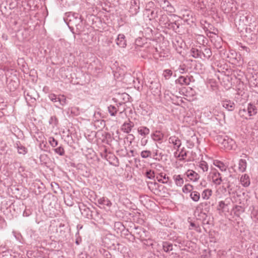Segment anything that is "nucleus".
Listing matches in <instances>:
<instances>
[{"instance_id": "nucleus-20", "label": "nucleus", "mask_w": 258, "mask_h": 258, "mask_svg": "<svg viewBox=\"0 0 258 258\" xmlns=\"http://www.w3.org/2000/svg\"><path fill=\"white\" fill-rule=\"evenodd\" d=\"M173 179L174 180V181L175 184L178 186L181 187L184 183L183 178L181 175L175 174L173 176Z\"/></svg>"}, {"instance_id": "nucleus-51", "label": "nucleus", "mask_w": 258, "mask_h": 258, "mask_svg": "<svg viewBox=\"0 0 258 258\" xmlns=\"http://www.w3.org/2000/svg\"><path fill=\"white\" fill-rule=\"evenodd\" d=\"M110 152H107V150L106 148H104L103 151L100 152V156L102 158L106 160L109 156V154H110Z\"/></svg>"}, {"instance_id": "nucleus-17", "label": "nucleus", "mask_w": 258, "mask_h": 258, "mask_svg": "<svg viewBox=\"0 0 258 258\" xmlns=\"http://www.w3.org/2000/svg\"><path fill=\"white\" fill-rule=\"evenodd\" d=\"M106 160L109 162V164L114 166L117 167L119 165L118 159L112 153L109 154Z\"/></svg>"}, {"instance_id": "nucleus-32", "label": "nucleus", "mask_w": 258, "mask_h": 258, "mask_svg": "<svg viewBox=\"0 0 258 258\" xmlns=\"http://www.w3.org/2000/svg\"><path fill=\"white\" fill-rule=\"evenodd\" d=\"M212 190L211 189H205L202 193V198L203 200H208L212 194Z\"/></svg>"}, {"instance_id": "nucleus-24", "label": "nucleus", "mask_w": 258, "mask_h": 258, "mask_svg": "<svg viewBox=\"0 0 258 258\" xmlns=\"http://www.w3.org/2000/svg\"><path fill=\"white\" fill-rule=\"evenodd\" d=\"M15 147L18 150V153L19 154L25 155L27 153V149L24 146L22 145L20 142H17Z\"/></svg>"}, {"instance_id": "nucleus-1", "label": "nucleus", "mask_w": 258, "mask_h": 258, "mask_svg": "<svg viewBox=\"0 0 258 258\" xmlns=\"http://www.w3.org/2000/svg\"><path fill=\"white\" fill-rule=\"evenodd\" d=\"M158 4L160 7L164 11H166L167 14L170 16H172L174 17L178 18V16L173 14L175 12V9L173 6L168 0H154Z\"/></svg>"}, {"instance_id": "nucleus-55", "label": "nucleus", "mask_w": 258, "mask_h": 258, "mask_svg": "<svg viewBox=\"0 0 258 258\" xmlns=\"http://www.w3.org/2000/svg\"><path fill=\"white\" fill-rule=\"evenodd\" d=\"M174 241L178 244H181L182 245H184L185 241L180 237H177L175 239H174Z\"/></svg>"}, {"instance_id": "nucleus-10", "label": "nucleus", "mask_w": 258, "mask_h": 258, "mask_svg": "<svg viewBox=\"0 0 258 258\" xmlns=\"http://www.w3.org/2000/svg\"><path fill=\"white\" fill-rule=\"evenodd\" d=\"M222 106L229 111H232L235 108V104L233 101L225 99L221 101Z\"/></svg>"}, {"instance_id": "nucleus-6", "label": "nucleus", "mask_w": 258, "mask_h": 258, "mask_svg": "<svg viewBox=\"0 0 258 258\" xmlns=\"http://www.w3.org/2000/svg\"><path fill=\"white\" fill-rule=\"evenodd\" d=\"M140 0H131L130 13L133 16L136 15L140 11Z\"/></svg>"}, {"instance_id": "nucleus-22", "label": "nucleus", "mask_w": 258, "mask_h": 258, "mask_svg": "<svg viewBox=\"0 0 258 258\" xmlns=\"http://www.w3.org/2000/svg\"><path fill=\"white\" fill-rule=\"evenodd\" d=\"M190 55L195 58H200L203 59L202 57V50L197 48H192L190 50Z\"/></svg>"}, {"instance_id": "nucleus-58", "label": "nucleus", "mask_w": 258, "mask_h": 258, "mask_svg": "<svg viewBox=\"0 0 258 258\" xmlns=\"http://www.w3.org/2000/svg\"><path fill=\"white\" fill-rule=\"evenodd\" d=\"M49 99L53 102H57L58 96L54 94H51L49 96Z\"/></svg>"}, {"instance_id": "nucleus-19", "label": "nucleus", "mask_w": 258, "mask_h": 258, "mask_svg": "<svg viewBox=\"0 0 258 258\" xmlns=\"http://www.w3.org/2000/svg\"><path fill=\"white\" fill-rule=\"evenodd\" d=\"M134 126V122L131 121H128V122H125L123 124L122 130L124 133H129L131 132Z\"/></svg>"}, {"instance_id": "nucleus-11", "label": "nucleus", "mask_w": 258, "mask_h": 258, "mask_svg": "<svg viewBox=\"0 0 258 258\" xmlns=\"http://www.w3.org/2000/svg\"><path fill=\"white\" fill-rule=\"evenodd\" d=\"M184 176H186L189 180L196 181L200 178V175L195 171L192 170H188L184 174Z\"/></svg>"}, {"instance_id": "nucleus-48", "label": "nucleus", "mask_w": 258, "mask_h": 258, "mask_svg": "<svg viewBox=\"0 0 258 258\" xmlns=\"http://www.w3.org/2000/svg\"><path fill=\"white\" fill-rule=\"evenodd\" d=\"M58 119L55 116H51L49 120V123L50 124H52L53 126H57L58 124Z\"/></svg>"}, {"instance_id": "nucleus-34", "label": "nucleus", "mask_w": 258, "mask_h": 258, "mask_svg": "<svg viewBox=\"0 0 258 258\" xmlns=\"http://www.w3.org/2000/svg\"><path fill=\"white\" fill-rule=\"evenodd\" d=\"M114 229L116 231L117 233H121L124 229V226L120 222H117L114 223Z\"/></svg>"}, {"instance_id": "nucleus-3", "label": "nucleus", "mask_w": 258, "mask_h": 258, "mask_svg": "<svg viewBox=\"0 0 258 258\" xmlns=\"http://www.w3.org/2000/svg\"><path fill=\"white\" fill-rule=\"evenodd\" d=\"M82 18L78 13L73 12H67L65 13L63 20L67 25H74L75 23L80 22V19Z\"/></svg>"}, {"instance_id": "nucleus-61", "label": "nucleus", "mask_w": 258, "mask_h": 258, "mask_svg": "<svg viewBox=\"0 0 258 258\" xmlns=\"http://www.w3.org/2000/svg\"><path fill=\"white\" fill-rule=\"evenodd\" d=\"M167 258H180V256L177 253H172Z\"/></svg>"}, {"instance_id": "nucleus-37", "label": "nucleus", "mask_w": 258, "mask_h": 258, "mask_svg": "<svg viewBox=\"0 0 258 258\" xmlns=\"http://www.w3.org/2000/svg\"><path fill=\"white\" fill-rule=\"evenodd\" d=\"M146 12H149L148 17L150 20L156 19L158 18V11L150 10V9H146Z\"/></svg>"}, {"instance_id": "nucleus-25", "label": "nucleus", "mask_w": 258, "mask_h": 258, "mask_svg": "<svg viewBox=\"0 0 258 258\" xmlns=\"http://www.w3.org/2000/svg\"><path fill=\"white\" fill-rule=\"evenodd\" d=\"M240 182L243 186H248L250 184V179L249 176L246 174L242 175L240 178Z\"/></svg>"}, {"instance_id": "nucleus-36", "label": "nucleus", "mask_w": 258, "mask_h": 258, "mask_svg": "<svg viewBox=\"0 0 258 258\" xmlns=\"http://www.w3.org/2000/svg\"><path fill=\"white\" fill-rule=\"evenodd\" d=\"M158 21L159 23L161 25H166L167 24H168V23L170 22L167 15L165 14L161 15Z\"/></svg>"}, {"instance_id": "nucleus-46", "label": "nucleus", "mask_w": 258, "mask_h": 258, "mask_svg": "<svg viewBox=\"0 0 258 258\" xmlns=\"http://www.w3.org/2000/svg\"><path fill=\"white\" fill-rule=\"evenodd\" d=\"M53 150L56 154L59 156H63L64 155V150L62 146H60L54 149Z\"/></svg>"}, {"instance_id": "nucleus-2", "label": "nucleus", "mask_w": 258, "mask_h": 258, "mask_svg": "<svg viewBox=\"0 0 258 258\" xmlns=\"http://www.w3.org/2000/svg\"><path fill=\"white\" fill-rule=\"evenodd\" d=\"M131 233H133V235L135 238L143 241L148 237L149 232L142 227L135 226L132 229Z\"/></svg>"}, {"instance_id": "nucleus-52", "label": "nucleus", "mask_w": 258, "mask_h": 258, "mask_svg": "<svg viewBox=\"0 0 258 258\" xmlns=\"http://www.w3.org/2000/svg\"><path fill=\"white\" fill-rule=\"evenodd\" d=\"M187 156V152L184 150V148L182 149L178 156V157H180V160H183Z\"/></svg>"}, {"instance_id": "nucleus-43", "label": "nucleus", "mask_w": 258, "mask_h": 258, "mask_svg": "<svg viewBox=\"0 0 258 258\" xmlns=\"http://www.w3.org/2000/svg\"><path fill=\"white\" fill-rule=\"evenodd\" d=\"M99 253L103 255L104 258H111V254L107 250L104 248H100L99 250Z\"/></svg>"}, {"instance_id": "nucleus-59", "label": "nucleus", "mask_w": 258, "mask_h": 258, "mask_svg": "<svg viewBox=\"0 0 258 258\" xmlns=\"http://www.w3.org/2000/svg\"><path fill=\"white\" fill-rule=\"evenodd\" d=\"M185 77L186 78V79L188 80L187 83L188 85L190 84V82L195 81L194 77L191 75L186 76Z\"/></svg>"}, {"instance_id": "nucleus-57", "label": "nucleus", "mask_w": 258, "mask_h": 258, "mask_svg": "<svg viewBox=\"0 0 258 258\" xmlns=\"http://www.w3.org/2000/svg\"><path fill=\"white\" fill-rule=\"evenodd\" d=\"M118 154L122 157H125L127 155V150L126 149H121L117 151Z\"/></svg>"}, {"instance_id": "nucleus-12", "label": "nucleus", "mask_w": 258, "mask_h": 258, "mask_svg": "<svg viewBox=\"0 0 258 258\" xmlns=\"http://www.w3.org/2000/svg\"><path fill=\"white\" fill-rule=\"evenodd\" d=\"M169 143L172 144L174 146L175 149H178L181 145V142L180 140L176 136H173L169 137Z\"/></svg>"}, {"instance_id": "nucleus-9", "label": "nucleus", "mask_w": 258, "mask_h": 258, "mask_svg": "<svg viewBox=\"0 0 258 258\" xmlns=\"http://www.w3.org/2000/svg\"><path fill=\"white\" fill-rule=\"evenodd\" d=\"M173 249V244L168 241H162L160 244V246H158L157 248V251L160 252L163 250L166 252H169Z\"/></svg>"}, {"instance_id": "nucleus-56", "label": "nucleus", "mask_w": 258, "mask_h": 258, "mask_svg": "<svg viewBox=\"0 0 258 258\" xmlns=\"http://www.w3.org/2000/svg\"><path fill=\"white\" fill-rule=\"evenodd\" d=\"M178 71L180 74H184L187 71V69L185 65L180 66L178 68Z\"/></svg>"}, {"instance_id": "nucleus-30", "label": "nucleus", "mask_w": 258, "mask_h": 258, "mask_svg": "<svg viewBox=\"0 0 258 258\" xmlns=\"http://www.w3.org/2000/svg\"><path fill=\"white\" fill-rule=\"evenodd\" d=\"M187 80L185 76H180L179 78L176 79L175 81L176 84H179L181 86L188 85L187 83Z\"/></svg>"}, {"instance_id": "nucleus-35", "label": "nucleus", "mask_w": 258, "mask_h": 258, "mask_svg": "<svg viewBox=\"0 0 258 258\" xmlns=\"http://www.w3.org/2000/svg\"><path fill=\"white\" fill-rule=\"evenodd\" d=\"M190 197L194 202H198L200 198V194L197 191L192 190L190 194Z\"/></svg>"}, {"instance_id": "nucleus-45", "label": "nucleus", "mask_w": 258, "mask_h": 258, "mask_svg": "<svg viewBox=\"0 0 258 258\" xmlns=\"http://www.w3.org/2000/svg\"><path fill=\"white\" fill-rule=\"evenodd\" d=\"M163 76L166 80H168L172 75V72L171 70L166 69L163 71Z\"/></svg>"}, {"instance_id": "nucleus-21", "label": "nucleus", "mask_w": 258, "mask_h": 258, "mask_svg": "<svg viewBox=\"0 0 258 258\" xmlns=\"http://www.w3.org/2000/svg\"><path fill=\"white\" fill-rule=\"evenodd\" d=\"M138 133L141 136L145 137L150 133V130L146 126H141L138 128Z\"/></svg>"}, {"instance_id": "nucleus-53", "label": "nucleus", "mask_w": 258, "mask_h": 258, "mask_svg": "<svg viewBox=\"0 0 258 258\" xmlns=\"http://www.w3.org/2000/svg\"><path fill=\"white\" fill-rule=\"evenodd\" d=\"M49 143L50 145L52 147H55L57 146L58 142L53 138V137H49L48 139Z\"/></svg>"}, {"instance_id": "nucleus-31", "label": "nucleus", "mask_w": 258, "mask_h": 258, "mask_svg": "<svg viewBox=\"0 0 258 258\" xmlns=\"http://www.w3.org/2000/svg\"><path fill=\"white\" fill-rule=\"evenodd\" d=\"M248 109L247 106L244 107L243 108H240L238 114L241 117L245 119H247L249 116V113L248 112Z\"/></svg>"}, {"instance_id": "nucleus-40", "label": "nucleus", "mask_w": 258, "mask_h": 258, "mask_svg": "<svg viewBox=\"0 0 258 258\" xmlns=\"http://www.w3.org/2000/svg\"><path fill=\"white\" fill-rule=\"evenodd\" d=\"M103 242L108 247H110L114 245V239L110 240L109 237L106 236L103 239Z\"/></svg>"}, {"instance_id": "nucleus-26", "label": "nucleus", "mask_w": 258, "mask_h": 258, "mask_svg": "<svg viewBox=\"0 0 258 258\" xmlns=\"http://www.w3.org/2000/svg\"><path fill=\"white\" fill-rule=\"evenodd\" d=\"M203 59H208L212 55V51L211 49L208 47H204V49L202 51Z\"/></svg>"}, {"instance_id": "nucleus-16", "label": "nucleus", "mask_w": 258, "mask_h": 258, "mask_svg": "<svg viewBox=\"0 0 258 258\" xmlns=\"http://www.w3.org/2000/svg\"><path fill=\"white\" fill-rule=\"evenodd\" d=\"M144 244L147 246H151L153 249H156L158 248V246H160V243H157L156 242L153 241V240L149 238V234L148 235V237L147 238L143 241Z\"/></svg>"}, {"instance_id": "nucleus-33", "label": "nucleus", "mask_w": 258, "mask_h": 258, "mask_svg": "<svg viewBox=\"0 0 258 258\" xmlns=\"http://www.w3.org/2000/svg\"><path fill=\"white\" fill-rule=\"evenodd\" d=\"M247 167V163L245 159H240L238 163V169L240 171L243 172L245 171Z\"/></svg>"}, {"instance_id": "nucleus-63", "label": "nucleus", "mask_w": 258, "mask_h": 258, "mask_svg": "<svg viewBox=\"0 0 258 258\" xmlns=\"http://www.w3.org/2000/svg\"><path fill=\"white\" fill-rule=\"evenodd\" d=\"M147 142H148V140H147L142 139L141 140V145H142V146H145V145H146V144L147 143Z\"/></svg>"}, {"instance_id": "nucleus-62", "label": "nucleus", "mask_w": 258, "mask_h": 258, "mask_svg": "<svg viewBox=\"0 0 258 258\" xmlns=\"http://www.w3.org/2000/svg\"><path fill=\"white\" fill-rule=\"evenodd\" d=\"M248 66L249 67H255L256 66V62L254 60H251L248 62ZM249 70H250V68H249Z\"/></svg>"}, {"instance_id": "nucleus-23", "label": "nucleus", "mask_w": 258, "mask_h": 258, "mask_svg": "<svg viewBox=\"0 0 258 258\" xmlns=\"http://www.w3.org/2000/svg\"><path fill=\"white\" fill-rule=\"evenodd\" d=\"M119 111V106L110 105L108 107V111L112 116H115L118 111Z\"/></svg>"}, {"instance_id": "nucleus-38", "label": "nucleus", "mask_w": 258, "mask_h": 258, "mask_svg": "<svg viewBox=\"0 0 258 258\" xmlns=\"http://www.w3.org/2000/svg\"><path fill=\"white\" fill-rule=\"evenodd\" d=\"M145 176L147 178L150 179H153L154 180H155V179H156L155 172L154 171H153L151 169L147 170V171L145 173Z\"/></svg>"}, {"instance_id": "nucleus-14", "label": "nucleus", "mask_w": 258, "mask_h": 258, "mask_svg": "<svg viewBox=\"0 0 258 258\" xmlns=\"http://www.w3.org/2000/svg\"><path fill=\"white\" fill-rule=\"evenodd\" d=\"M151 137L154 141L160 142L163 139L164 134L161 131L156 130L153 132Z\"/></svg>"}, {"instance_id": "nucleus-42", "label": "nucleus", "mask_w": 258, "mask_h": 258, "mask_svg": "<svg viewBox=\"0 0 258 258\" xmlns=\"http://www.w3.org/2000/svg\"><path fill=\"white\" fill-rule=\"evenodd\" d=\"M194 187L190 184H185L182 187V191L185 194L191 193V192L193 190Z\"/></svg>"}, {"instance_id": "nucleus-44", "label": "nucleus", "mask_w": 258, "mask_h": 258, "mask_svg": "<svg viewBox=\"0 0 258 258\" xmlns=\"http://www.w3.org/2000/svg\"><path fill=\"white\" fill-rule=\"evenodd\" d=\"M228 206V204H226L225 202L221 201L218 203L217 207V210L219 211H222V212L225 210L226 207Z\"/></svg>"}, {"instance_id": "nucleus-13", "label": "nucleus", "mask_w": 258, "mask_h": 258, "mask_svg": "<svg viewBox=\"0 0 258 258\" xmlns=\"http://www.w3.org/2000/svg\"><path fill=\"white\" fill-rule=\"evenodd\" d=\"M125 36L123 34H118L115 41L116 44L121 48H124L126 45V40H125Z\"/></svg>"}, {"instance_id": "nucleus-7", "label": "nucleus", "mask_w": 258, "mask_h": 258, "mask_svg": "<svg viewBox=\"0 0 258 258\" xmlns=\"http://www.w3.org/2000/svg\"><path fill=\"white\" fill-rule=\"evenodd\" d=\"M210 174L212 182L216 185H220L222 181L221 174L216 169H212Z\"/></svg>"}, {"instance_id": "nucleus-39", "label": "nucleus", "mask_w": 258, "mask_h": 258, "mask_svg": "<svg viewBox=\"0 0 258 258\" xmlns=\"http://www.w3.org/2000/svg\"><path fill=\"white\" fill-rule=\"evenodd\" d=\"M57 100V103H58L59 105L62 106L66 105L67 104L66 97L64 95H58V98Z\"/></svg>"}, {"instance_id": "nucleus-18", "label": "nucleus", "mask_w": 258, "mask_h": 258, "mask_svg": "<svg viewBox=\"0 0 258 258\" xmlns=\"http://www.w3.org/2000/svg\"><path fill=\"white\" fill-rule=\"evenodd\" d=\"M156 179L159 182H161L164 184H167L168 183L169 177L166 176V174L164 173H160L157 175L156 176Z\"/></svg>"}, {"instance_id": "nucleus-47", "label": "nucleus", "mask_w": 258, "mask_h": 258, "mask_svg": "<svg viewBox=\"0 0 258 258\" xmlns=\"http://www.w3.org/2000/svg\"><path fill=\"white\" fill-rule=\"evenodd\" d=\"M199 167L203 170L204 172L207 171L208 170V165L206 162L202 161L200 162Z\"/></svg>"}, {"instance_id": "nucleus-54", "label": "nucleus", "mask_w": 258, "mask_h": 258, "mask_svg": "<svg viewBox=\"0 0 258 258\" xmlns=\"http://www.w3.org/2000/svg\"><path fill=\"white\" fill-rule=\"evenodd\" d=\"M7 226V223L5 219L0 215V229L5 228Z\"/></svg>"}, {"instance_id": "nucleus-28", "label": "nucleus", "mask_w": 258, "mask_h": 258, "mask_svg": "<svg viewBox=\"0 0 258 258\" xmlns=\"http://www.w3.org/2000/svg\"><path fill=\"white\" fill-rule=\"evenodd\" d=\"M74 26L76 28V30L78 34H80L84 30V28L83 25V18H81L80 19V22H77L75 24H74Z\"/></svg>"}, {"instance_id": "nucleus-50", "label": "nucleus", "mask_w": 258, "mask_h": 258, "mask_svg": "<svg viewBox=\"0 0 258 258\" xmlns=\"http://www.w3.org/2000/svg\"><path fill=\"white\" fill-rule=\"evenodd\" d=\"M141 156L143 158H151V152L149 150H144L141 152Z\"/></svg>"}, {"instance_id": "nucleus-8", "label": "nucleus", "mask_w": 258, "mask_h": 258, "mask_svg": "<svg viewBox=\"0 0 258 258\" xmlns=\"http://www.w3.org/2000/svg\"><path fill=\"white\" fill-rule=\"evenodd\" d=\"M239 25L242 26H250L252 23V16L250 14L242 15L239 17Z\"/></svg>"}, {"instance_id": "nucleus-60", "label": "nucleus", "mask_w": 258, "mask_h": 258, "mask_svg": "<svg viewBox=\"0 0 258 258\" xmlns=\"http://www.w3.org/2000/svg\"><path fill=\"white\" fill-rule=\"evenodd\" d=\"M252 216L255 221H258V211H254L252 213Z\"/></svg>"}, {"instance_id": "nucleus-29", "label": "nucleus", "mask_w": 258, "mask_h": 258, "mask_svg": "<svg viewBox=\"0 0 258 258\" xmlns=\"http://www.w3.org/2000/svg\"><path fill=\"white\" fill-rule=\"evenodd\" d=\"M247 106L248 109L249 116H251L256 114L257 109L255 105L251 103H248Z\"/></svg>"}, {"instance_id": "nucleus-41", "label": "nucleus", "mask_w": 258, "mask_h": 258, "mask_svg": "<svg viewBox=\"0 0 258 258\" xmlns=\"http://www.w3.org/2000/svg\"><path fill=\"white\" fill-rule=\"evenodd\" d=\"M214 165L218 167L222 171H225L226 170V166L223 162L220 161H214Z\"/></svg>"}, {"instance_id": "nucleus-15", "label": "nucleus", "mask_w": 258, "mask_h": 258, "mask_svg": "<svg viewBox=\"0 0 258 258\" xmlns=\"http://www.w3.org/2000/svg\"><path fill=\"white\" fill-rule=\"evenodd\" d=\"M97 203L103 206L104 208L106 206L108 208H110L112 205V203L106 197L100 198L97 200Z\"/></svg>"}, {"instance_id": "nucleus-5", "label": "nucleus", "mask_w": 258, "mask_h": 258, "mask_svg": "<svg viewBox=\"0 0 258 258\" xmlns=\"http://www.w3.org/2000/svg\"><path fill=\"white\" fill-rule=\"evenodd\" d=\"M219 142L227 150H232L235 147V142L231 138L228 136H225L223 138H221Z\"/></svg>"}, {"instance_id": "nucleus-4", "label": "nucleus", "mask_w": 258, "mask_h": 258, "mask_svg": "<svg viewBox=\"0 0 258 258\" xmlns=\"http://www.w3.org/2000/svg\"><path fill=\"white\" fill-rule=\"evenodd\" d=\"M194 215L198 220H202L204 225L209 224V220H207V215L202 211V206L199 205L196 207Z\"/></svg>"}, {"instance_id": "nucleus-27", "label": "nucleus", "mask_w": 258, "mask_h": 258, "mask_svg": "<svg viewBox=\"0 0 258 258\" xmlns=\"http://www.w3.org/2000/svg\"><path fill=\"white\" fill-rule=\"evenodd\" d=\"M80 210L82 215H84L86 217L89 219H91L92 217V211L88 208L84 207V208L83 209L81 208H80Z\"/></svg>"}, {"instance_id": "nucleus-64", "label": "nucleus", "mask_w": 258, "mask_h": 258, "mask_svg": "<svg viewBox=\"0 0 258 258\" xmlns=\"http://www.w3.org/2000/svg\"><path fill=\"white\" fill-rule=\"evenodd\" d=\"M235 209L236 211H243L242 208L241 206H236L235 207Z\"/></svg>"}, {"instance_id": "nucleus-49", "label": "nucleus", "mask_w": 258, "mask_h": 258, "mask_svg": "<svg viewBox=\"0 0 258 258\" xmlns=\"http://www.w3.org/2000/svg\"><path fill=\"white\" fill-rule=\"evenodd\" d=\"M179 23L176 20L173 22H169L168 25L169 27L172 28L174 30H177V29L179 28Z\"/></svg>"}]
</instances>
